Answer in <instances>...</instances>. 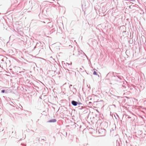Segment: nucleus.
<instances>
[{
    "label": "nucleus",
    "instance_id": "nucleus-2",
    "mask_svg": "<svg viewBox=\"0 0 146 146\" xmlns=\"http://www.w3.org/2000/svg\"><path fill=\"white\" fill-rule=\"evenodd\" d=\"M56 121V119H53L52 120H50L49 121L50 122H54Z\"/></svg>",
    "mask_w": 146,
    "mask_h": 146
},
{
    "label": "nucleus",
    "instance_id": "nucleus-5",
    "mask_svg": "<svg viewBox=\"0 0 146 146\" xmlns=\"http://www.w3.org/2000/svg\"><path fill=\"white\" fill-rule=\"evenodd\" d=\"M129 7V8H131V6H130Z\"/></svg>",
    "mask_w": 146,
    "mask_h": 146
},
{
    "label": "nucleus",
    "instance_id": "nucleus-3",
    "mask_svg": "<svg viewBox=\"0 0 146 146\" xmlns=\"http://www.w3.org/2000/svg\"><path fill=\"white\" fill-rule=\"evenodd\" d=\"M93 74L94 75H97V73L96 71H94V72H93Z\"/></svg>",
    "mask_w": 146,
    "mask_h": 146
},
{
    "label": "nucleus",
    "instance_id": "nucleus-1",
    "mask_svg": "<svg viewBox=\"0 0 146 146\" xmlns=\"http://www.w3.org/2000/svg\"><path fill=\"white\" fill-rule=\"evenodd\" d=\"M72 103L73 105L74 106H76L77 105V102H76L73 101L72 102Z\"/></svg>",
    "mask_w": 146,
    "mask_h": 146
},
{
    "label": "nucleus",
    "instance_id": "nucleus-4",
    "mask_svg": "<svg viewBox=\"0 0 146 146\" xmlns=\"http://www.w3.org/2000/svg\"><path fill=\"white\" fill-rule=\"evenodd\" d=\"M5 90H3L1 91V92L2 93H4L5 92Z\"/></svg>",
    "mask_w": 146,
    "mask_h": 146
},
{
    "label": "nucleus",
    "instance_id": "nucleus-6",
    "mask_svg": "<svg viewBox=\"0 0 146 146\" xmlns=\"http://www.w3.org/2000/svg\"><path fill=\"white\" fill-rule=\"evenodd\" d=\"M128 118H130V117H128Z\"/></svg>",
    "mask_w": 146,
    "mask_h": 146
}]
</instances>
